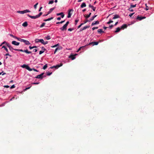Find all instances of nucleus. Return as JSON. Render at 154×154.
Returning <instances> with one entry per match:
<instances>
[{"mask_svg": "<svg viewBox=\"0 0 154 154\" xmlns=\"http://www.w3.org/2000/svg\"><path fill=\"white\" fill-rule=\"evenodd\" d=\"M30 12V11L28 9H26L23 11H18L17 12L20 14H24L25 13Z\"/></svg>", "mask_w": 154, "mask_h": 154, "instance_id": "nucleus-1", "label": "nucleus"}, {"mask_svg": "<svg viewBox=\"0 0 154 154\" xmlns=\"http://www.w3.org/2000/svg\"><path fill=\"white\" fill-rule=\"evenodd\" d=\"M21 67L23 68H26V69L28 70L29 71H31V68H30V67L27 65L26 64H23L21 66Z\"/></svg>", "mask_w": 154, "mask_h": 154, "instance_id": "nucleus-2", "label": "nucleus"}, {"mask_svg": "<svg viewBox=\"0 0 154 154\" xmlns=\"http://www.w3.org/2000/svg\"><path fill=\"white\" fill-rule=\"evenodd\" d=\"M73 10L72 9H69L68 11V16H67V18H70L72 15V13L71 12H73Z\"/></svg>", "mask_w": 154, "mask_h": 154, "instance_id": "nucleus-3", "label": "nucleus"}, {"mask_svg": "<svg viewBox=\"0 0 154 154\" xmlns=\"http://www.w3.org/2000/svg\"><path fill=\"white\" fill-rule=\"evenodd\" d=\"M35 43L40 42L42 44L43 42V39H38L36 38L35 40Z\"/></svg>", "mask_w": 154, "mask_h": 154, "instance_id": "nucleus-4", "label": "nucleus"}, {"mask_svg": "<svg viewBox=\"0 0 154 154\" xmlns=\"http://www.w3.org/2000/svg\"><path fill=\"white\" fill-rule=\"evenodd\" d=\"M21 42H23L26 45H29L30 44V43L28 41L23 39Z\"/></svg>", "mask_w": 154, "mask_h": 154, "instance_id": "nucleus-5", "label": "nucleus"}, {"mask_svg": "<svg viewBox=\"0 0 154 154\" xmlns=\"http://www.w3.org/2000/svg\"><path fill=\"white\" fill-rule=\"evenodd\" d=\"M63 65V64L61 63H60V65H57L56 66H53L51 67H50L52 69L54 68H55L56 69H58L59 67L60 66H62Z\"/></svg>", "mask_w": 154, "mask_h": 154, "instance_id": "nucleus-6", "label": "nucleus"}, {"mask_svg": "<svg viewBox=\"0 0 154 154\" xmlns=\"http://www.w3.org/2000/svg\"><path fill=\"white\" fill-rule=\"evenodd\" d=\"M44 73H42L41 74L37 75L35 77V78L39 79H42L43 78V75Z\"/></svg>", "mask_w": 154, "mask_h": 154, "instance_id": "nucleus-7", "label": "nucleus"}, {"mask_svg": "<svg viewBox=\"0 0 154 154\" xmlns=\"http://www.w3.org/2000/svg\"><path fill=\"white\" fill-rule=\"evenodd\" d=\"M7 46L9 48L11 51H13V50H15V49H14L9 43H7Z\"/></svg>", "mask_w": 154, "mask_h": 154, "instance_id": "nucleus-8", "label": "nucleus"}, {"mask_svg": "<svg viewBox=\"0 0 154 154\" xmlns=\"http://www.w3.org/2000/svg\"><path fill=\"white\" fill-rule=\"evenodd\" d=\"M146 18L145 17H142L141 16H138L137 17L136 19L139 20H141L142 19Z\"/></svg>", "mask_w": 154, "mask_h": 154, "instance_id": "nucleus-9", "label": "nucleus"}, {"mask_svg": "<svg viewBox=\"0 0 154 154\" xmlns=\"http://www.w3.org/2000/svg\"><path fill=\"white\" fill-rule=\"evenodd\" d=\"M12 44L18 46L20 44V43L17 42L16 41H13L12 42Z\"/></svg>", "mask_w": 154, "mask_h": 154, "instance_id": "nucleus-10", "label": "nucleus"}, {"mask_svg": "<svg viewBox=\"0 0 154 154\" xmlns=\"http://www.w3.org/2000/svg\"><path fill=\"white\" fill-rule=\"evenodd\" d=\"M54 8H51L49 10V11L48 12V14H46L44 15L45 16H46L48 14H50L52 11L54 9Z\"/></svg>", "mask_w": 154, "mask_h": 154, "instance_id": "nucleus-11", "label": "nucleus"}, {"mask_svg": "<svg viewBox=\"0 0 154 154\" xmlns=\"http://www.w3.org/2000/svg\"><path fill=\"white\" fill-rule=\"evenodd\" d=\"M67 26L64 24L63 27L60 28V29L62 31H64L66 29Z\"/></svg>", "mask_w": 154, "mask_h": 154, "instance_id": "nucleus-12", "label": "nucleus"}, {"mask_svg": "<svg viewBox=\"0 0 154 154\" xmlns=\"http://www.w3.org/2000/svg\"><path fill=\"white\" fill-rule=\"evenodd\" d=\"M27 15L29 17L32 19H35L36 18H38L37 15L35 16H32L30 15L29 14H28Z\"/></svg>", "mask_w": 154, "mask_h": 154, "instance_id": "nucleus-13", "label": "nucleus"}, {"mask_svg": "<svg viewBox=\"0 0 154 154\" xmlns=\"http://www.w3.org/2000/svg\"><path fill=\"white\" fill-rule=\"evenodd\" d=\"M57 16L61 15L62 18H63L64 16V14L63 12L58 13L57 14Z\"/></svg>", "mask_w": 154, "mask_h": 154, "instance_id": "nucleus-14", "label": "nucleus"}, {"mask_svg": "<svg viewBox=\"0 0 154 154\" xmlns=\"http://www.w3.org/2000/svg\"><path fill=\"white\" fill-rule=\"evenodd\" d=\"M99 21L98 20L94 21L92 22L91 24V26H93L96 24H99Z\"/></svg>", "mask_w": 154, "mask_h": 154, "instance_id": "nucleus-15", "label": "nucleus"}, {"mask_svg": "<svg viewBox=\"0 0 154 154\" xmlns=\"http://www.w3.org/2000/svg\"><path fill=\"white\" fill-rule=\"evenodd\" d=\"M89 7L90 8H91L94 11H95L96 8L91 5V4H89Z\"/></svg>", "mask_w": 154, "mask_h": 154, "instance_id": "nucleus-16", "label": "nucleus"}, {"mask_svg": "<svg viewBox=\"0 0 154 154\" xmlns=\"http://www.w3.org/2000/svg\"><path fill=\"white\" fill-rule=\"evenodd\" d=\"M99 42H94L91 43H90L88 45H90L91 44H93V45H97Z\"/></svg>", "mask_w": 154, "mask_h": 154, "instance_id": "nucleus-17", "label": "nucleus"}, {"mask_svg": "<svg viewBox=\"0 0 154 154\" xmlns=\"http://www.w3.org/2000/svg\"><path fill=\"white\" fill-rule=\"evenodd\" d=\"M76 55V54L75 55H73V54H71L70 55L69 57L72 60H73L75 59V56Z\"/></svg>", "mask_w": 154, "mask_h": 154, "instance_id": "nucleus-18", "label": "nucleus"}, {"mask_svg": "<svg viewBox=\"0 0 154 154\" xmlns=\"http://www.w3.org/2000/svg\"><path fill=\"white\" fill-rule=\"evenodd\" d=\"M127 27V26L126 24H123L121 26V29H124L126 28Z\"/></svg>", "mask_w": 154, "mask_h": 154, "instance_id": "nucleus-19", "label": "nucleus"}, {"mask_svg": "<svg viewBox=\"0 0 154 154\" xmlns=\"http://www.w3.org/2000/svg\"><path fill=\"white\" fill-rule=\"evenodd\" d=\"M120 17L119 15L115 14L114 15V17L112 18V19H116L118 18H119Z\"/></svg>", "mask_w": 154, "mask_h": 154, "instance_id": "nucleus-20", "label": "nucleus"}, {"mask_svg": "<svg viewBox=\"0 0 154 154\" xmlns=\"http://www.w3.org/2000/svg\"><path fill=\"white\" fill-rule=\"evenodd\" d=\"M86 4L85 2H83L82 3L81 5V8H82L86 6Z\"/></svg>", "mask_w": 154, "mask_h": 154, "instance_id": "nucleus-21", "label": "nucleus"}, {"mask_svg": "<svg viewBox=\"0 0 154 154\" xmlns=\"http://www.w3.org/2000/svg\"><path fill=\"white\" fill-rule=\"evenodd\" d=\"M121 28H120L119 27H118L116 29V30L115 31V32H116V33L119 32L120 31V30H121Z\"/></svg>", "mask_w": 154, "mask_h": 154, "instance_id": "nucleus-22", "label": "nucleus"}, {"mask_svg": "<svg viewBox=\"0 0 154 154\" xmlns=\"http://www.w3.org/2000/svg\"><path fill=\"white\" fill-rule=\"evenodd\" d=\"M97 16V15H94L93 16H92L91 18L90 19V20H89V22L90 21H92L94 19V18L96 17Z\"/></svg>", "mask_w": 154, "mask_h": 154, "instance_id": "nucleus-23", "label": "nucleus"}, {"mask_svg": "<svg viewBox=\"0 0 154 154\" xmlns=\"http://www.w3.org/2000/svg\"><path fill=\"white\" fill-rule=\"evenodd\" d=\"M62 47H60V48L58 47L56 48L55 49V50L54 51V54H55L56 52L57 51V50H60L61 49Z\"/></svg>", "mask_w": 154, "mask_h": 154, "instance_id": "nucleus-24", "label": "nucleus"}, {"mask_svg": "<svg viewBox=\"0 0 154 154\" xmlns=\"http://www.w3.org/2000/svg\"><path fill=\"white\" fill-rule=\"evenodd\" d=\"M28 23L27 22H24L22 24V26L24 27H26Z\"/></svg>", "mask_w": 154, "mask_h": 154, "instance_id": "nucleus-25", "label": "nucleus"}, {"mask_svg": "<svg viewBox=\"0 0 154 154\" xmlns=\"http://www.w3.org/2000/svg\"><path fill=\"white\" fill-rule=\"evenodd\" d=\"M24 52H25L27 54H29L31 53L32 52L29 51L27 49H26V50H24Z\"/></svg>", "mask_w": 154, "mask_h": 154, "instance_id": "nucleus-26", "label": "nucleus"}, {"mask_svg": "<svg viewBox=\"0 0 154 154\" xmlns=\"http://www.w3.org/2000/svg\"><path fill=\"white\" fill-rule=\"evenodd\" d=\"M46 39L48 40L51 39V37L50 35H48L45 37Z\"/></svg>", "mask_w": 154, "mask_h": 154, "instance_id": "nucleus-27", "label": "nucleus"}, {"mask_svg": "<svg viewBox=\"0 0 154 154\" xmlns=\"http://www.w3.org/2000/svg\"><path fill=\"white\" fill-rule=\"evenodd\" d=\"M97 32L99 33H101L102 32H104L103 31V30L101 29H99L97 30Z\"/></svg>", "mask_w": 154, "mask_h": 154, "instance_id": "nucleus-28", "label": "nucleus"}, {"mask_svg": "<svg viewBox=\"0 0 154 154\" xmlns=\"http://www.w3.org/2000/svg\"><path fill=\"white\" fill-rule=\"evenodd\" d=\"M2 48H4L5 50L6 51L7 53L8 52V49H7V48H6V47L4 45L2 47Z\"/></svg>", "mask_w": 154, "mask_h": 154, "instance_id": "nucleus-29", "label": "nucleus"}, {"mask_svg": "<svg viewBox=\"0 0 154 154\" xmlns=\"http://www.w3.org/2000/svg\"><path fill=\"white\" fill-rule=\"evenodd\" d=\"M53 19V17H51V18H48L47 19H45L44 20V21H48L50 20H51L52 19Z\"/></svg>", "mask_w": 154, "mask_h": 154, "instance_id": "nucleus-30", "label": "nucleus"}, {"mask_svg": "<svg viewBox=\"0 0 154 154\" xmlns=\"http://www.w3.org/2000/svg\"><path fill=\"white\" fill-rule=\"evenodd\" d=\"M85 47V46H83L80 47L78 50L77 51V52H78L79 51H80L82 49H83V48Z\"/></svg>", "mask_w": 154, "mask_h": 154, "instance_id": "nucleus-31", "label": "nucleus"}, {"mask_svg": "<svg viewBox=\"0 0 154 154\" xmlns=\"http://www.w3.org/2000/svg\"><path fill=\"white\" fill-rule=\"evenodd\" d=\"M59 46V43H58L57 44H56V45H53L52 46H51V48H55V47H57V46Z\"/></svg>", "mask_w": 154, "mask_h": 154, "instance_id": "nucleus-32", "label": "nucleus"}, {"mask_svg": "<svg viewBox=\"0 0 154 154\" xmlns=\"http://www.w3.org/2000/svg\"><path fill=\"white\" fill-rule=\"evenodd\" d=\"M15 50L17 51H21L24 52V50H23L22 49H15Z\"/></svg>", "mask_w": 154, "mask_h": 154, "instance_id": "nucleus-33", "label": "nucleus"}, {"mask_svg": "<svg viewBox=\"0 0 154 154\" xmlns=\"http://www.w3.org/2000/svg\"><path fill=\"white\" fill-rule=\"evenodd\" d=\"M113 22V21L112 20H111L110 19L109 20V21L107 23V24H110V23H112Z\"/></svg>", "mask_w": 154, "mask_h": 154, "instance_id": "nucleus-34", "label": "nucleus"}, {"mask_svg": "<svg viewBox=\"0 0 154 154\" xmlns=\"http://www.w3.org/2000/svg\"><path fill=\"white\" fill-rule=\"evenodd\" d=\"M37 46H32V47H31V46H30L29 47V48L30 49H32L33 48H37Z\"/></svg>", "mask_w": 154, "mask_h": 154, "instance_id": "nucleus-35", "label": "nucleus"}, {"mask_svg": "<svg viewBox=\"0 0 154 154\" xmlns=\"http://www.w3.org/2000/svg\"><path fill=\"white\" fill-rule=\"evenodd\" d=\"M45 23H42V24L41 25V26H40V28H42V27H43V26H44L45 25Z\"/></svg>", "mask_w": 154, "mask_h": 154, "instance_id": "nucleus-36", "label": "nucleus"}, {"mask_svg": "<svg viewBox=\"0 0 154 154\" xmlns=\"http://www.w3.org/2000/svg\"><path fill=\"white\" fill-rule=\"evenodd\" d=\"M91 13H90L88 15H87L85 17L86 18H88L90 17L91 15Z\"/></svg>", "mask_w": 154, "mask_h": 154, "instance_id": "nucleus-37", "label": "nucleus"}, {"mask_svg": "<svg viewBox=\"0 0 154 154\" xmlns=\"http://www.w3.org/2000/svg\"><path fill=\"white\" fill-rule=\"evenodd\" d=\"M89 26H84L83 27V30H85V29H87V28H89Z\"/></svg>", "mask_w": 154, "mask_h": 154, "instance_id": "nucleus-38", "label": "nucleus"}, {"mask_svg": "<svg viewBox=\"0 0 154 154\" xmlns=\"http://www.w3.org/2000/svg\"><path fill=\"white\" fill-rule=\"evenodd\" d=\"M54 2V0H51L50 1L48 2L49 4H52Z\"/></svg>", "mask_w": 154, "mask_h": 154, "instance_id": "nucleus-39", "label": "nucleus"}, {"mask_svg": "<svg viewBox=\"0 0 154 154\" xmlns=\"http://www.w3.org/2000/svg\"><path fill=\"white\" fill-rule=\"evenodd\" d=\"M7 43H8L6 41H4V42H2L1 44L0 45V46H2L3 45L5 44H6V45H7Z\"/></svg>", "mask_w": 154, "mask_h": 154, "instance_id": "nucleus-40", "label": "nucleus"}, {"mask_svg": "<svg viewBox=\"0 0 154 154\" xmlns=\"http://www.w3.org/2000/svg\"><path fill=\"white\" fill-rule=\"evenodd\" d=\"M42 14V13L41 12L39 13V14L37 15V16L38 17V18Z\"/></svg>", "mask_w": 154, "mask_h": 154, "instance_id": "nucleus-41", "label": "nucleus"}, {"mask_svg": "<svg viewBox=\"0 0 154 154\" xmlns=\"http://www.w3.org/2000/svg\"><path fill=\"white\" fill-rule=\"evenodd\" d=\"M16 39H17L18 40L20 41V42H21L22 39L21 38H18L17 37V38H16Z\"/></svg>", "mask_w": 154, "mask_h": 154, "instance_id": "nucleus-42", "label": "nucleus"}, {"mask_svg": "<svg viewBox=\"0 0 154 154\" xmlns=\"http://www.w3.org/2000/svg\"><path fill=\"white\" fill-rule=\"evenodd\" d=\"M47 64H46L43 67V69H45L47 68Z\"/></svg>", "mask_w": 154, "mask_h": 154, "instance_id": "nucleus-43", "label": "nucleus"}, {"mask_svg": "<svg viewBox=\"0 0 154 154\" xmlns=\"http://www.w3.org/2000/svg\"><path fill=\"white\" fill-rule=\"evenodd\" d=\"M79 21V20L78 19H76V20H75V25H76L77 24Z\"/></svg>", "mask_w": 154, "mask_h": 154, "instance_id": "nucleus-44", "label": "nucleus"}, {"mask_svg": "<svg viewBox=\"0 0 154 154\" xmlns=\"http://www.w3.org/2000/svg\"><path fill=\"white\" fill-rule=\"evenodd\" d=\"M48 43V41L44 42V40H43V42L42 44L45 45L47 44Z\"/></svg>", "mask_w": 154, "mask_h": 154, "instance_id": "nucleus-45", "label": "nucleus"}, {"mask_svg": "<svg viewBox=\"0 0 154 154\" xmlns=\"http://www.w3.org/2000/svg\"><path fill=\"white\" fill-rule=\"evenodd\" d=\"M48 43V41L44 42V40H43V42L42 44L45 45L47 44Z\"/></svg>", "mask_w": 154, "mask_h": 154, "instance_id": "nucleus-46", "label": "nucleus"}, {"mask_svg": "<svg viewBox=\"0 0 154 154\" xmlns=\"http://www.w3.org/2000/svg\"><path fill=\"white\" fill-rule=\"evenodd\" d=\"M10 35L11 36V37H13V38H16H16H17V37H16V36H14L13 35L11 34H10Z\"/></svg>", "mask_w": 154, "mask_h": 154, "instance_id": "nucleus-47", "label": "nucleus"}, {"mask_svg": "<svg viewBox=\"0 0 154 154\" xmlns=\"http://www.w3.org/2000/svg\"><path fill=\"white\" fill-rule=\"evenodd\" d=\"M44 52V51H40L39 52V54L40 55L41 54Z\"/></svg>", "mask_w": 154, "mask_h": 154, "instance_id": "nucleus-48", "label": "nucleus"}, {"mask_svg": "<svg viewBox=\"0 0 154 154\" xmlns=\"http://www.w3.org/2000/svg\"><path fill=\"white\" fill-rule=\"evenodd\" d=\"M74 30L73 28H69L68 29V31H71Z\"/></svg>", "mask_w": 154, "mask_h": 154, "instance_id": "nucleus-49", "label": "nucleus"}, {"mask_svg": "<svg viewBox=\"0 0 154 154\" xmlns=\"http://www.w3.org/2000/svg\"><path fill=\"white\" fill-rule=\"evenodd\" d=\"M31 71L32 70H34V71H35V72H38V71L36 69H34V68H32V69H31Z\"/></svg>", "mask_w": 154, "mask_h": 154, "instance_id": "nucleus-50", "label": "nucleus"}, {"mask_svg": "<svg viewBox=\"0 0 154 154\" xmlns=\"http://www.w3.org/2000/svg\"><path fill=\"white\" fill-rule=\"evenodd\" d=\"M38 4V3H37L34 6V7L35 9H36V8Z\"/></svg>", "mask_w": 154, "mask_h": 154, "instance_id": "nucleus-51", "label": "nucleus"}, {"mask_svg": "<svg viewBox=\"0 0 154 154\" xmlns=\"http://www.w3.org/2000/svg\"><path fill=\"white\" fill-rule=\"evenodd\" d=\"M15 85H12L11 87H10V88H11V89H12V88H15Z\"/></svg>", "mask_w": 154, "mask_h": 154, "instance_id": "nucleus-52", "label": "nucleus"}, {"mask_svg": "<svg viewBox=\"0 0 154 154\" xmlns=\"http://www.w3.org/2000/svg\"><path fill=\"white\" fill-rule=\"evenodd\" d=\"M98 28V27H94L92 28V29L93 30H94V29H97Z\"/></svg>", "mask_w": 154, "mask_h": 154, "instance_id": "nucleus-53", "label": "nucleus"}, {"mask_svg": "<svg viewBox=\"0 0 154 154\" xmlns=\"http://www.w3.org/2000/svg\"><path fill=\"white\" fill-rule=\"evenodd\" d=\"M114 25H112L109 26V28L110 29H112L113 26Z\"/></svg>", "mask_w": 154, "mask_h": 154, "instance_id": "nucleus-54", "label": "nucleus"}, {"mask_svg": "<svg viewBox=\"0 0 154 154\" xmlns=\"http://www.w3.org/2000/svg\"><path fill=\"white\" fill-rule=\"evenodd\" d=\"M42 49L43 50L42 51H44L46 50V49L44 47H42Z\"/></svg>", "mask_w": 154, "mask_h": 154, "instance_id": "nucleus-55", "label": "nucleus"}, {"mask_svg": "<svg viewBox=\"0 0 154 154\" xmlns=\"http://www.w3.org/2000/svg\"><path fill=\"white\" fill-rule=\"evenodd\" d=\"M128 10L130 11H133V10L132 9V8H129Z\"/></svg>", "mask_w": 154, "mask_h": 154, "instance_id": "nucleus-56", "label": "nucleus"}, {"mask_svg": "<svg viewBox=\"0 0 154 154\" xmlns=\"http://www.w3.org/2000/svg\"><path fill=\"white\" fill-rule=\"evenodd\" d=\"M134 13H132L130 14L129 15V16L131 17L134 14Z\"/></svg>", "mask_w": 154, "mask_h": 154, "instance_id": "nucleus-57", "label": "nucleus"}, {"mask_svg": "<svg viewBox=\"0 0 154 154\" xmlns=\"http://www.w3.org/2000/svg\"><path fill=\"white\" fill-rule=\"evenodd\" d=\"M52 72H47V75L48 76L52 74Z\"/></svg>", "mask_w": 154, "mask_h": 154, "instance_id": "nucleus-58", "label": "nucleus"}, {"mask_svg": "<svg viewBox=\"0 0 154 154\" xmlns=\"http://www.w3.org/2000/svg\"><path fill=\"white\" fill-rule=\"evenodd\" d=\"M5 56H9L10 57H11V55H10L8 53V52L6 54H5Z\"/></svg>", "mask_w": 154, "mask_h": 154, "instance_id": "nucleus-59", "label": "nucleus"}, {"mask_svg": "<svg viewBox=\"0 0 154 154\" xmlns=\"http://www.w3.org/2000/svg\"><path fill=\"white\" fill-rule=\"evenodd\" d=\"M69 21H68L66 22V23L65 25L67 26H68V24H69Z\"/></svg>", "mask_w": 154, "mask_h": 154, "instance_id": "nucleus-60", "label": "nucleus"}, {"mask_svg": "<svg viewBox=\"0 0 154 154\" xmlns=\"http://www.w3.org/2000/svg\"><path fill=\"white\" fill-rule=\"evenodd\" d=\"M4 87L5 88H9V86H8V85H5L4 86Z\"/></svg>", "mask_w": 154, "mask_h": 154, "instance_id": "nucleus-61", "label": "nucleus"}, {"mask_svg": "<svg viewBox=\"0 0 154 154\" xmlns=\"http://www.w3.org/2000/svg\"><path fill=\"white\" fill-rule=\"evenodd\" d=\"M31 87V86H30V87H28V88H26L25 89V90H28V89H29V88H30V87Z\"/></svg>", "mask_w": 154, "mask_h": 154, "instance_id": "nucleus-62", "label": "nucleus"}, {"mask_svg": "<svg viewBox=\"0 0 154 154\" xmlns=\"http://www.w3.org/2000/svg\"><path fill=\"white\" fill-rule=\"evenodd\" d=\"M37 49H34L33 50V51L34 52H36L37 51Z\"/></svg>", "mask_w": 154, "mask_h": 154, "instance_id": "nucleus-63", "label": "nucleus"}, {"mask_svg": "<svg viewBox=\"0 0 154 154\" xmlns=\"http://www.w3.org/2000/svg\"><path fill=\"white\" fill-rule=\"evenodd\" d=\"M65 21V20H62V21H61L60 22V23H64Z\"/></svg>", "mask_w": 154, "mask_h": 154, "instance_id": "nucleus-64", "label": "nucleus"}]
</instances>
